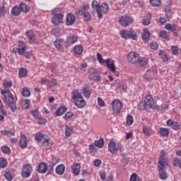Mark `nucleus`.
Returning a JSON list of instances; mask_svg holds the SVG:
<instances>
[{
    "mask_svg": "<svg viewBox=\"0 0 181 181\" xmlns=\"http://www.w3.org/2000/svg\"><path fill=\"white\" fill-rule=\"evenodd\" d=\"M165 156H166V151H162L158 161V176L161 180H166L168 179V173H166V165L168 163Z\"/></svg>",
    "mask_w": 181,
    "mask_h": 181,
    "instance_id": "f257e3e1",
    "label": "nucleus"
},
{
    "mask_svg": "<svg viewBox=\"0 0 181 181\" xmlns=\"http://www.w3.org/2000/svg\"><path fill=\"white\" fill-rule=\"evenodd\" d=\"M1 94L4 98V104L11 110L12 112H15L18 110L16 98H13V95H12V93L9 90H1Z\"/></svg>",
    "mask_w": 181,
    "mask_h": 181,
    "instance_id": "f03ea898",
    "label": "nucleus"
},
{
    "mask_svg": "<svg viewBox=\"0 0 181 181\" xmlns=\"http://www.w3.org/2000/svg\"><path fill=\"white\" fill-rule=\"evenodd\" d=\"M71 101L74 103L78 108H84V107H86V100H84V98L77 89L72 91Z\"/></svg>",
    "mask_w": 181,
    "mask_h": 181,
    "instance_id": "7ed1b4c3",
    "label": "nucleus"
},
{
    "mask_svg": "<svg viewBox=\"0 0 181 181\" xmlns=\"http://www.w3.org/2000/svg\"><path fill=\"white\" fill-rule=\"evenodd\" d=\"M96 56H97V60H98L100 64H104V63H106V66L107 69H109V70H110L112 73H115L116 68H115V64H114L113 60L110 61V59L105 60L104 59H103V56L100 53H98Z\"/></svg>",
    "mask_w": 181,
    "mask_h": 181,
    "instance_id": "20e7f679",
    "label": "nucleus"
},
{
    "mask_svg": "<svg viewBox=\"0 0 181 181\" xmlns=\"http://www.w3.org/2000/svg\"><path fill=\"white\" fill-rule=\"evenodd\" d=\"M108 150L110 153H117L118 151L120 152H124V146L119 144V143H115V141L111 140L108 144Z\"/></svg>",
    "mask_w": 181,
    "mask_h": 181,
    "instance_id": "39448f33",
    "label": "nucleus"
},
{
    "mask_svg": "<svg viewBox=\"0 0 181 181\" xmlns=\"http://www.w3.org/2000/svg\"><path fill=\"white\" fill-rule=\"evenodd\" d=\"M120 35L123 39H132L133 40H136L138 36L133 30H122L120 31Z\"/></svg>",
    "mask_w": 181,
    "mask_h": 181,
    "instance_id": "423d86ee",
    "label": "nucleus"
},
{
    "mask_svg": "<svg viewBox=\"0 0 181 181\" xmlns=\"http://www.w3.org/2000/svg\"><path fill=\"white\" fill-rule=\"evenodd\" d=\"M132 22V18L127 16H122L119 19V23H120L122 26H129Z\"/></svg>",
    "mask_w": 181,
    "mask_h": 181,
    "instance_id": "0eeeda50",
    "label": "nucleus"
},
{
    "mask_svg": "<svg viewBox=\"0 0 181 181\" xmlns=\"http://www.w3.org/2000/svg\"><path fill=\"white\" fill-rule=\"evenodd\" d=\"M30 173H32V165L25 164L23 166L21 175L23 177H29L30 176Z\"/></svg>",
    "mask_w": 181,
    "mask_h": 181,
    "instance_id": "6e6552de",
    "label": "nucleus"
},
{
    "mask_svg": "<svg viewBox=\"0 0 181 181\" xmlns=\"http://www.w3.org/2000/svg\"><path fill=\"white\" fill-rule=\"evenodd\" d=\"M127 59L130 63H138L139 61V54L134 52H129L127 55Z\"/></svg>",
    "mask_w": 181,
    "mask_h": 181,
    "instance_id": "1a4fd4ad",
    "label": "nucleus"
},
{
    "mask_svg": "<svg viewBox=\"0 0 181 181\" xmlns=\"http://www.w3.org/2000/svg\"><path fill=\"white\" fill-rule=\"evenodd\" d=\"M112 110L114 112H116V114H118L119 111H121V109L122 108V103L119 100H115L112 102Z\"/></svg>",
    "mask_w": 181,
    "mask_h": 181,
    "instance_id": "9d476101",
    "label": "nucleus"
},
{
    "mask_svg": "<svg viewBox=\"0 0 181 181\" xmlns=\"http://www.w3.org/2000/svg\"><path fill=\"white\" fill-rule=\"evenodd\" d=\"M145 103L146 105H148L151 109L156 108V104L155 103V100H153V98H152V95H146L145 97Z\"/></svg>",
    "mask_w": 181,
    "mask_h": 181,
    "instance_id": "9b49d317",
    "label": "nucleus"
},
{
    "mask_svg": "<svg viewBox=\"0 0 181 181\" xmlns=\"http://www.w3.org/2000/svg\"><path fill=\"white\" fill-rule=\"evenodd\" d=\"M63 14H54L52 19V22L53 23V25H55V26H57V25H59V23H62V21H63Z\"/></svg>",
    "mask_w": 181,
    "mask_h": 181,
    "instance_id": "f8f14e48",
    "label": "nucleus"
},
{
    "mask_svg": "<svg viewBox=\"0 0 181 181\" xmlns=\"http://www.w3.org/2000/svg\"><path fill=\"white\" fill-rule=\"evenodd\" d=\"M76 22V16L73 13H69L66 16V26H71Z\"/></svg>",
    "mask_w": 181,
    "mask_h": 181,
    "instance_id": "ddd939ff",
    "label": "nucleus"
},
{
    "mask_svg": "<svg viewBox=\"0 0 181 181\" xmlns=\"http://www.w3.org/2000/svg\"><path fill=\"white\" fill-rule=\"evenodd\" d=\"M77 36L76 35H71L69 36L67 39L66 41L65 42V47H70V46H71V45L76 43V42L77 41Z\"/></svg>",
    "mask_w": 181,
    "mask_h": 181,
    "instance_id": "4468645a",
    "label": "nucleus"
},
{
    "mask_svg": "<svg viewBox=\"0 0 181 181\" xmlns=\"http://www.w3.org/2000/svg\"><path fill=\"white\" fill-rule=\"evenodd\" d=\"M18 54H25L26 52V44L23 41H18V47L17 49Z\"/></svg>",
    "mask_w": 181,
    "mask_h": 181,
    "instance_id": "2eb2a0df",
    "label": "nucleus"
},
{
    "mask_svg": "<svg viewBox=\"0 0 181 181\" xmlns=\"http://www.w3.org/2000/svg\"><path fill=\"white\" fill-rule=\"evenodd\" d=\"M18 146L21 148V149H25L28 146V137L25 135H22L21 139L18 142Z\"/></svg>",
    "mask_w": 181,
    "mask_h": 181,
    "instance_id": "dca6fc26",
    "label": "nucleus"
},
{
    "mask_svg": "<svg viewBox=\"0 0 181 181\" xmlns=\"http://www.w3.org/2000/svg\"><path fill=\"white\" fill-rule=\"evenodd\" d=\"M165 29H166V30H170V32H174L175 37H177V29L176 25L168 23L165 25Z\"/></svg>",
    "mask_w": 181,
    "mask_h": 181,
    "instance_id": "f3484780",
    "label": "nucleus"
},
{
    "mask_svg": "<svg viewBox=\"0 0 181 181\" xmlns=\"http://www.w3.org/2000/svg\"><path fill=\"white\" fill-rule=\"evenodd\" d=\"M89 79L92 80V81H101V76H100V73L97 71H94L89 76Z\"/></svg>",
    "mask_w": 181,
    "mask_h": 181,
    "instance_id": "a211bd4d",
    "label": "nucleus"
},
{
    "mask_svg": "<svg viewBox=\"0 0 181 181\" xmlns=\"http://www.w3.org/2000/svg\"><path fill=\"white\" fill-rule=\"evenodd\" d=\"M38 173H46L47 172V164L46 163H40L37 167Z\"/></svg>",
    "mask_w": 181,
    "mask_h": 181,
    "instance_id": "6ab92c4d",
    "label": "nucleus"
},
{
    "mask_svg": "<svg viewBox=\"0 0 181 181\" xmlns=\"http://www.w3.org/2000/svg\"><path fill=\"white\" fill-rule=\"evenodd\" d=\"M90 9V6H88V4H84L82 6H80L78 10V13L80 16L84 15V13H86V11H88Z\"/></svg>",
    "mask_w": 181,
    "mask_h": 181,
    "instance_id": "aec40b11",
    "label": "nucleus"
},
{
    "mask_svg": "<svg viewBox=\"0 0 181 181\" xmlns=\"http://www.w3.org/2000/svg\"><path fill=\"white\" fill-rule=\"evenodd\" d=\"M66 111L67 107H66V106L59 107L55 112V115H57V117H61V115H63V114H64Z\"/></svg>",
    "mask_w": 181,
    "mask_h": 181,
    "instance_id": "412c9836",
    "label": "nucleus"
},
{
    "mask_svg": "<svg viewBox=\"0 0 181 181\" xmlns=\"http://www.w3.org/2000/svg\"><path fill=\"white\" fill-rule=\"evenodd\" d=\"M21 7L18 6H15L11 9V15L12 16H19L21 15Z\"/></svg>",
    "mask_w": 181,
    "mask_h": 181,
    "instance_id": "4be33fe9",
    "label": "nucleus"
},
{
    "mask_svg": "<svg viewBox=\"0 0 181 181\" xmlns=\"http://www.w3.org/2000/svg\"><path fill=\"white\" fill-rule=\"evenodd\" d=\"M81 168V165H80V163H76L75 165L71 166V169L74 173V175H76V176L78 175H80V169Z\"/></svg>",
    "mask_w": 181,
    "mask_h": 181,
    "instance_id": "5701e85b",
    "label": "nucleus"
},
{
    "mask_svg": "<svg viewBox=\"0 0 181 181\" xmlns=\"http://www.w3.org/2000/svg\"><path fill=\"white\" fill-rule=\"evenodd\" d=\"M20 11L24 12V13H28L30 11V8L25 3H21L19 4Z\"/></svg>",
    "mask_w": 181,
    "mask_h": 181,
    "instance_id": "b1692460",
    "label": "nucleus"
},
{
    "mask_svg": "<svg viewBox=\"0 0 181 181\" xmlns=\"http://www.w3.org/2000/svg\"><path fill=\"white\" fill-rule=\"evenodd\" d=\"M63 42H64L63 39H57L54 42V45L57 50H63V47H62V43H63Z\"/></svg>",
    "mask_w": 181,
    "mask_h": 181,
    "instance_id": "393cba45",
    "label": "nucleus"
},
{
    "mask_svg": "<svg viewBox=\"0 0 181 181\" xmlns=\"http://www.w3.org/2000/svg\"><path fill=\"white\" fill-rule=\"evenodd\" d=\"M47 135L43 134L40 132H37L35 134V139L37 142L43 141L44 139H46Z\"/></svg>",
    "mask_w": 181,
    "mask_h": 181,
    "instance_id": "a878e982",
    "label": "nucleus"
},
{
    "mask_svg": "<svg viewBox=\"0 0 181 181\" xmlns=\"http://www.w3.org/2000/svg\"><path fill=\"white\" fill-rule=\"evenodd\" d=\"M64 170H66L64 165L61 164L56 168V173H57V175H63L64 173Z\"/></svg>",
    "mask_w": 181,
    "mask_h": 181,
    "instance_id": "bb28decb",
    "label": "nucleus"
},
{
    "mask_svg": "<svg viewBox=\"0 0 181 181\" xmlns=\"http://www.w3.org/2000/svg\"><path fill=\"white\" fill-rule=\"evenodd\" d=\"M27 37L28 40H30L31 42H35L36 40V37L35 36V33H33L31 30H28L26 32Z\"/></svg>",
    "mask_w": 181,
    "mask_h": 181,
    "instance_id": "cd10ccee",
    "label": "nucleus"
},
{
    "mask_svg": "<svg viewBox=\"0 0 181 181\" xmlns=\"http://www.w3.org/2000/svg\"><path fill=\"white\" fill-rule=\"evenodd\" d=\"M82 92L83 93L84 97L86 98H90L91 97V90H90V88L85 87L82 89Z\"/></svg>",
    "mask_w": 181,
    "mask_h": 181,
    "instance_id": "c85d7f7f",
    "label": "nucleus"
},
{
    "mask_svg": "<svg viewBox=\"0 0 181 181\" xmlns=\"http://www.w3.org/2000/svg\"><path fill=\"white\" fill-rule=\"evenodd\" d=\"M6 115V112L4 110V104L0 100V121H4V116Z\"/></svg>",
    "mask_w": 181,
    "mask_h": 181,
    "instance_id": "c756f323",
    "label": "nucleus"
},
{
    "mask_svg": "<svg viewBox=\"0 0 181 181\" xmlns=\"http://www.w3.org/2000/svg\"><path fill=\"white\" fill-rule=\"evenodd\" d=\"M4 176L6 180L11 181L13 180V177H15V174H13L11 171H6Z\"/></svg>",
    "mask_w": 181,
    "mask_h": 181,
    "instance_id": "7c9ffc66",
    "label": "nucleus"
},
{
    "mask_svg": "<svg viewBox=\"0 0 181 181\" xmlns=\"http://www.w3.org/2000/svg\"><path fill=\"white\" fill-rule=\"evenodd\" d=\"M93 145L98 148H104V139L101 137L99 140H95Z\"/></svg>",
    "mask_w": 181,
    "mask_h": 181,
    "instance_id": "2f4dec72",
    "label": "nucleus"
},
{
    "mask_svg": "<svg viewBox=\"0 0 181 181\" xmlns=\"http://www.w3.org/2000/svg\"><path fill=\"white\" fill-rule=\"evenodd\" d=\"M92 8L93 10L92 14L94 15V11H98L101 8L100 4L97 1H93L92 2Z\"/></svg>",
    "mask_w": 181,
    "mask_h": 181,
    "instance_id": "473e14b6",
    "label": "nucleus"
},
{
    "mask_svg": "<svg viewBox=\"0 0 181 181\" xmlns=\"http://www.w3.org/2000/svg\"><path fill=\"white\" fill-rule=\"evenodd\" d=\"M165 12V16L167 19H170L172 18V8L169 6H167L164 8Z\"/></svg>",
    "mask_w": 181,
    "mask_h": 181,
    "instance_id": "72a5a7b5",
    "label": "nucleus"
},
{
    "mask_svg": "<svg viewBox=\"0 0 181 181\" xmlns=\"http://www.w3.org/2000/svg\"><path fill=\"white\" fill-rule=\"evenodd\" d=\"M1 134H2V135H6L7 136H9V135H15V130L13 129H10L6 131L3 130L1 132Z\"/></svg>",
    "mask_w": 181,
    "mask_h": 181,
    "instance_id": "f704fd0d",
    "label": "nucleus"
},
{
    "mask_svg": "<svg viewBox=\"0 0 181 181\" xmlns=\"http://www.w3.org/2000/svg\"><path fill=\"white\" fill-rule=\"evenodd\" d=\"M8 166V161L4 158H0V169H5Z\"/></svg>",
    "mask_w": 181,
    "mask_h": 181,
    "instance_id": "c9c22d12",
    "label": "nucleus"
},
{
    "mask_svg": "<svg viewBox=\"0 0 181 181\" xmlns=\"http://www.w3.org/2000/svg\"><path fill=\"white\" fill-rule=\"evenodd\" d=\"M12 81H9L8 79H5L3 81V86L4 88H11V87H12Z\"/></svg>",
    "mask_w": 181,
    "mask_h": 181,
    "instance_id": "e433bc0d",
    "label": "nucleus"
},
{
    "mask_svg": "<svg viewBox=\"0 0 181 181\" xmlns=\"http://www.w3.org/2000/svg\"><path fill=\"white\" fill-rule=\"evenodd\" d=\"M101 8H102V12H103V13H108L110 7L108 6V4L107 3L103 2L101 4Z\"/></svg>",
    "mask_w": 181,
    "mask_h": 181,
    "instance_id": "4c0bfd02",
    "label": "nucleus"
},
{
    "mask_svg": "<svg viewBox=\"0 0 181 181\" xmlns=\"http://www.w3.org/2000/svg\"><path fill=\"white\" fill-rule=\"evenodd\" d=\"M148 64V60H146V58H140L139 59V65L140 67H145Z\"/></svg>",
    "mask_w": 181,
    "mask_h": 181,
    "instance_id": "58836bf2",
    "label": "nucleus"
},
{
    "mask_svg": "<svg viewBox=\"0 0 181 181\" xmlns=\"http://www.w3.org/2000/svg\"><path fill=\"white\" fill-rule=\"evenodd\" d=\"M71 132H73V127L66 126L65 129V136L68 137L71 136Z\"/></svg>",
    "mask_w": 181,
    "mask_h": 181,
    "instance_id": "ea45409f",
    "label": "nucleus"
},
{
    "mask_svg": "<svg viewBox=\"0 0 181 181\" xmlns=\"http://www.w3.org/2000/svg\"><path fill=\"white\" fill-rule=\"evenodd\" d=\"M149 36H151V33L148 30H145L144 31V34L142 35L143 40H148L149 39Z\"/></svg>",
    "mask_w": 181,
    "mask_h": 181,
    "instance_id": "a19ab883",
    "label": "nucleus"
},
{
    "mask_svg": "<svg viewBox=\"0 0 181 181\" xmlns=\"http://www.w3.org/2000/svg\"><path fill=\"white\" fill-rule=\"evenodd\" d=\"M74 50L76 54H81V53H83V47L81 45H77L74 47Z\"/></svg>",
    "mask_w": 181,
    "mask_h": 181,
    "instance_id": "79ce46f5",
    "label": "nucleus"
},
{
    "mask_svg": "<svg viewBox=\"0 0 181 181\" xmlns=\"http://www.w3.org/2000/svg\"><path fill=\"white\" fill-rule=\"evenodd\" d=\"M160 134H161L163 136H168V135H169V129L162 127L160 129Z\"/></svg>",
    "mask_w": 181,
    "mask_h": 181,
    "instance_id": "37998d69",
    "label": "nucleus"
},
{
    "mask_svg": "<svg viewBox=\"0 0 181 181\" xmlns=\"http://www.w3.org/2000/svg\"><path fill=\"white\" fill-rule=\"evenodd\" d=\"M43 146H45V148H49L50 146V139H49V136H47L46 139H45L42 141Z\"/></svg>",
    "mask_w": 181,
    "mask_h": 181,
    "instance_id": "c03bdc74",
    "label": "nucleus"
},
{
    "mask_svg": "<svg viewBox=\"0 0 181 181\" xmlns=\"http://www.w3.org/2000/svg\"><path fill=\"white\" fill-rule=\"evenodd\" d=\"M27 74H28V70H26V69L22 68L19 70L20 77H26Z\"/></svg>",
    "mask_w": 181,
    "mask_h": 181,
    "instance_id": "a18cd8bd",
    "label": "nucleus"
},
{
    "mask_svg": "<svg viewBox=\"0 0 181 181\" xmlns=\"http://www.w3.org/2000/svg\"><path fill=\"white\" fill-rule=\"evenodd\" d=\"M83 19L86 22H90L91 21V14L89 12H86L83 14Z\"/></svg>",
    "mask_w": 181,
    "mask_h": 181,
    "instance_id": "49530a36",
    "label": "nucleus"
},
{
    "mask_svg": "<svg viewBox=\"0 0 181 181\" xmlns=\"http://www.w3.org/2000/svg\"><path fill=\"white\" fill-rule=\"evenodd\" d=\"M151 18H152V16H151V14H149L148 18H144V19L143 25H144V26H148V25H150V23H151Z\"/></svg>",
    "mask_w": 181,
    "mask_h": 181,
    "instance_id": "de8ad7c7",
    "label": "nucleus"
},
{
    "mask_svg": "<svg viewBox=\"0 0 181 181\" xmlns=\"http://www.w3.org/2000/svg\"><path fill=\"white\" fill-rule=\"evenodd\" d=\"M47 120L42 117H39L38 119H37V124H40V125H43V124H46Z\"/></svg>",
    "mask_w": 181,
    "mask_h": 181,
    "instance_id": "09e8293b",
    "label": "nucleus"
},
{
    "mask_svg": "<svg viewBox=\"0 0 181 181\" xmlns=\"http://www.w3.org/2000/svg\"><path fill=\"white\" fill-rule=\"evenodd\" d=\"M132 124H134V118L132 117V115H128L127 125H132Z\"/></svg>",
    "mask_w": 181,
    "mask_h": 181,
    "instance_id": "8fccbe9b",
    "label": "nucleus"
},
{
    "mask_svg": "<svg viewBox=\"0 0 181 181\" xmlns=\"http://www.w3.org/2000/svg\"><path fill=\"white\" fill-rule=\"evenodd\" d=\"M150 4L152 6H159L160 5V0H150Z\"/></svg>",
    "mask_w": 181,
    "mask_h": 181,
    "instance_id": "3c124183",
    "label": "nucleus"
},
{
    "mask_svg": "<svg viewBox=\"0 0 181 181\" xmlns=\"http://www.w3.org/2000/svg\"><path fill=\"white\" fill-rule=\"evenodd\" d=\"M22 94L23 97H29L30 95V91L28 90V88H23Z\"/></svg>",
    "mask_w": 181,
    "mask_h": 181,
    "instance_id": "603ef678",
    "label": "nucleus"
},
{
    "mask_svg": "<svg viewBox=\"0 0 181 181\" xmlns=\"http://www.w3.org/2000/svg\"><path fill=\"white\" fill-rule=\"evenodd\" d=\"M122 156L123 160L124 162V165H127V163H128V162H129V158H128V154L122 153Z\"/></svg>",
    "mask_w": 181,
    "mask_h": 181,
    "instance_id": "864d4df0",
    "label": "nucleus"
},
{
    "mask_svg": "<svg viewBox=\"0 0 181 181\" xmlns=\"http://www.w3.org/2000/svg\"><path fill=\"white\" fill-rule=\"evenodd\" d=\"M171 52L173 54L176 56V54H179V49H177V47L176 46H172L171 47Z\"/></svg>",
    "mask_w": 181,
    "mask_h": 181,
    "instance_id": "5fc2aeb1",
    "label": "nucleus"
},
{
    "mask_svg": "<svg viewBox=\"0 0 181 181\" xmlns=\"http://www.w3.org/2000/svg\"><path fill=\"white\" fill-rule=\"evenodd\" d=\"M31 114L34 117V118H35V119H39L40 115H39V112L37 111V109H36L34 111H32Z\"/></svg>",
    "mask_w": 181,
    "mask_h": 181,
    "instance_id": "6e6d98bb",
    "label": "nucleus"
},
{
    "mask_svg": "<svg viewBox=\"0 0 181 181\" xmlns=\"http://www.w3.org/2000/svg\"><path fill=\"white\" fill-rule=\"evenodd\" d=\"M130 181H139V177L136 173L132 174L130 177Z\"/></svg>",
    "mask_w": 181,
    "mask_h": 181,
    "instance_id": "4d7b16f0",
    "label": "nucleus"
},
{
    "mask_svg": "<svg viewBox=\"0 0 181 181\" xmlns=\"http://www.w3.org/2000/svg\"><path fill=\"white\" fill-rule=\"evenodd\" d=\"M181 159L180 158H176L173 160V166H178L179 163H180Z\"/></svg>",
    "mask_w": 181,
    "mask_h": 181,
    "instance_id": "13d9d810",
    "label": "nucleus"
},
{
    "mask_svg": "<svg viewBox=\"0 0 181 181\" xmlns=\"http://www.w3.org/2000/svg\"><path fill=\"white\" fill-rule=\"evenodd\" d=\"M172 128H173V129H175V131H177V129H179L180 128V124H179V122H174L173 123V126H171Z\"/></svg>",
    "mask_w": 181,
    "mask_h": 181,
    "instance_id": "bf43d9fd",
    "label": "nucleus"
},
{
    "mask_svg": "<svg viewBox=\"0 0 181 181\" xmlns=\"http://www.w3.org/2000/svg\"><path fill=\"white\" fill-rule=\"evenodd\" d=\"M1 151L4 153H9L11 152V148L6 146H4L1 147Z\"/></svg>",
    "mask_w": 181,
    "mask_h": 181,
    "instance_id": "052dcab7",
    "label": "nucleus"
},
{
    "mask_svg": "<svg viewBox=\"0 0 181 181\" xmlns=\"http://www.w3.org/2000/svg\"><path fill=\"white\" fill-rule=\"evenodd\" d=\"M150 47L153 50H158V43L152 42L151 43H150Z\"/></svg>",
    "mask_w": 181,
    "mask_h": 181,
    "instance_id": "680f3d73",
    "label": "nucleus"
},
{
    "mask_svg": "<svg viewBox=\"0 0 181 181\" xmlns=\"http://www.w3.org/2000/svg\"><path fill=\"white\" fill-rule=\"evenodd\" d=\"M5 13H6V8L5 6L0 8V18H2V16H5Z\"/></svg>",
    "mask_w": 181,
    "mask_h": 181,
    "instance_id": "e2e57ef3",
    "label": "nucleus"
},
{
    "mask_svg": "<svg viewBox=\"0 0 181 181\" xmlns=\"http://www.w3.org/2000/svg\"><path fill=\"white\" fill-rule=\"evenodd\" d=\"M160 37H163V39H167L168 37V33L165 30H163L159 34Z\"/></svg>",
    "mask_w": 181,
    "mask_h": 181,
    "instance_id": "0e129e2a",
    "label": "nucleus"
},
{
    "mask_svg": "<svg viewBox=\"0 0 181 181\" xmlns=\"http://www.w3.org/2000/svg\"><path fill=\"white\" fill-rule=\"evenodd\" d=\"M139 110H146V105L142 102H139L138 104Z\"/></svg>",
    "mask_w": 181,
    "mask_h": 181,
    "instance_id": "69168bd1",
    "label": "nucleus"
},
{
    "mask_svg": "<svg viewBox=\"0 0 181 181\" xmlns=\"http://www.w3.org/2000/svg\"><path fill=\"white\" fill-rule=\"evenodd\" d=\"M142 131H143V133L144 134V135H146L147 136H149V135L151 134V130H149L146 127H143Z\"/></svg>",
    "mask_w": 181,
    "mask_h": 181,
    "instance_id": "338daca9",
    "label": "nucleus"
},
{
    "mask_svg": "<svg viewBox=\"0 0 181 181\" xmlns=\"http://www.w3.org/2000/svg\"><path fill=\"white\" fill-rule=\"evenodd\" d=\"M99 175H100V177L101 180H105L106 174L104 171H100Z\"/></svg>",
    "mask_w": 181,
    "mask_h": 181,
    "instance_id": "774afa93",
    "label": "nucleus"
}]
</instances>
